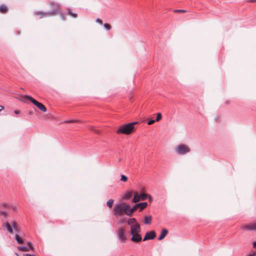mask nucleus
<instances>
[{
  "label": "nucleus",
  "mask_w": 256,
  "mask_h": 256,
  "mask_svg": "<svg viewBox=\"0 0 256 256\" xmlns=\"http://www.w3.org/2000/svg\"><path fill=\"white\" fill-rule=\"evenodd\" d=\"M137 206H139L140 210H142L147 206V203L146 202H140L136 204Z\"/></svg>",
  "instance_id": "18"
},
{
  "label": "nucleus",
  "mask_w": 256,
  "mask_h": 256,
  "mask_svg": "<svg viewBox=\"0 0 256 256\" xmlns=\"http://www.w3.org/2000/svg\"><path fill=\"white\" fill-rule=\"evenodd\" d=\"M137 123V122H134L120 126L116 132L118 134H130L134 128V125Z\"/></svg>",
  "instance_id": "3"
},
{
  "label": "nucleus",
  "mask_w": 256,
  "mask_h": 256,
  "mask_svg": "<svg viewBox=\"0 0 256 256\" xmlns=\"http://www.w3.org/2000/svg\"><path fill=\"white\" fill-rule=\"evenodd\" d=\"M23 256H36L32 255V254H24L23 255Z\"/></svg>",
  "instance_id": "34"
},
{
  "label": "nucleus",
  "mask_w": 256,
  "mask_h": 256,
  "mask_svg": "<svg viewBox=\"0 0 256 256\" xmlns=\"http://www.w3.org/2000/svg\"><path fill=\"white\" fill-rule=\"evenodd\" d=\"M61 18H62V19L63 20H65V18L64 17V16L63 15H61Z\"/></svg>",
  "instance_id": "39"
},
{
  "label": "nucleus",
  "mask_w": 256,
  "mask_h": 256,
  "mask_svg": "<svg viewBox=\"0 0 256 256\" xmlns=\"http://www.w3.org/2000/svg\"><path fill=\"white\" fill-rule=\"evenodd\" d=\"M252 246L254 248H256V241L253 242Z\"/></svg>",
  "instance_id": "36"
},
{
  "label": "nucleus",
  "mask_w": 256,
  "mask_h": 256,
  "mask_svg": "<svg viewBox=\"0 0 256 256\" xmlns=\"http://www.w3.org/2000/svg\"><path fill=\"white\" fill-rule=\"evenodd\" d=\"M148 200L150 202L152 201V198L150 195L148 194Z\"/></svg>",
  "instance_id": "33"
},
{
  "label": "nucleus",
  "mask_w": 256,
  "mask_h": 256,
  "mask_svg": "<svg viewBox=\"0 0 256 256\" xmlns=\"http://www.w3.org/2000/svg\"><path fill=\"white\" fill-rule=\"evenodd\" d=\"M15 240L18 244H21L24 242L23 239L18 234H16L15 236Z\"/></svg>",
  "instance_id": "19"
},
{
  "label": "nucleus",
  "mask_w": 256,
  "mask_h": 256,
  "mask_svg": "<svg viewBox=\"0 0 256 256\" xmlns=\"http://www.w3.org/2000/svg\"><path fill=\"white\" fill-rule=\"evenodd\" d=\"M168 232L166 228H163L160 232V236L158 238V240H163L168 234Z\"/></svg>",
  "instance_id": "15"
},
{
  "label": "nucleus",
  "mask_w": 256,
  "mask_h": 256,
  "mask_svg": "<svg viewBox=\"0 0 256 256\" xmlns=\"http://www.w3.org/2000/svg\"><path fill=\"white\" fill-rule=\"evenodd\" d=\"M78 120H67L64 121L65 123H69V122H78Z\"/></svg>",
  "instance_id": "27"
},
{
  "label": "nucleus",
  "mask_w": 256,
  "mask_h": 256,
  "mask_svg": "<svg viewBox=\"0 0 256 256\" xmlns=\"http://www.w3.org/2000/svg\"><path fill=\"white\" fill-rule=\"evenodd\" d=\"M4 108V107L0 105V112L2 111Z\"/></svg>",
  "instance_id": "38"
},
{
  "label": "nucleus",
  "mask_w": 256,
  "mask_h": 256,
  "mask_svg": "<svg viewBox=\"0 0 256 256\" xmlns=\"http://www.w3.org/2000/svg\"><path fill=\"white\" fill-rule=\"evenodd\" d=\"M256 256V252H254L252 254H249L247 256Z\"/></svg>",
  "instance_id": "32"
},
{
  "label": "nucleus",
  "mask_w": 256,
  "mask_h": 256,
  "mask_svg": "<svg viewBox=\"0 0 256 256\" xmlns=\"http://www.w3.org/2000/svg\"><path fill=\"white\" fill-rule=\"evenodd\" d=\"M8 8L5 5H1L0 6V12L1 13H5L7 12Z\"/></svg>",
  "instance_id": "21"
},
{
  "label": "nucleus",
  "mask_w": 256,
  "mask_h": 256,
  "mask_svg": "<svg viewBox=\"0 0 256 256\" xmlns=\"http://www.w3.org/2000/svg\"><path fill=\"white\" fill-rule=\"evenodd\" d=\"M121 178H120V180L122 181V182H126L128 180V178L127 176H126L124 175H123V174H122L121 176H120Z\"/></svg>",
  "instance_id": "24"
},
{
  "label": "nucleus",
  "mask_w": 256,
  "mask_h": 256,
  "mask_svg": "<svg viewBox=\"0 0 256 256\" xmlns=\"http://www.w3.org/2000/svg\"><path fill=\"white\" fill-rule=\"evenodd\" d=\"M148 196V194H146L144 193H142L140 194H138L137 192H135L134 193V196L132 200V202H137L140 200H144L147 199Z\"/></svg>",
  "instance_id": "8"
},
{
  "label": "nucleus",
  "mask_w": 256,
  "mask_h": 256,
  "mask_svg": "<svg viewBox=\"0 0 256 256\" xmlns=\"http://www.w3.org/2000/svg\"><path fill=\"white\" fill-rule=\"evenodd\" d=\"M241 229L248 231L256 230V222L254 223H250L245 224L241 227Z\"/></svg>",
  "instance_id": "9"
},
{
  "label": "nucleus",
  "mask_w": 256,
  "mask_h": 256,
  "mask_svg": "<svg viewBox=\"0 0 256 256\" xmlns=\"http://www.w3.org/2000/svg\"><path fill=\"white\" fill-rule=\"evenodd\" d=\"M127 223L128 225H130V226H132V224H138V222H136V220L135 218L128 219Z\"/></svg>",
  "instance_id": "17"
},
{
  "label": "nucleus",
  "mask_w": 256,
  "mask_h": 256,
  "mask_svg": "<svg viewBox=\"0 0 256 256\" xmlns=\"http://www.w3.org/2000/svg\"><path fill=\"white\" fill-rule=\"evenodd\" d=\"M152 217L150 216H144V223L145 224H149L152 222Z\"/></svg>",
  "instance_id": "16"
},
{
  "label": "nucleus",
  "mask_w": 256,
  "mask_h": 256,
  "mask_svg": "<svg viewBox=\"0 0 256 256\" xmlns=\"http://www.w3.org/2000/svg\"><path fill=\"white\" fill-rule=\"evenodd\" d=\"M132 194L133 192L132 191L128 192L125 194L124 198L126 200H129L132 196Z\"/></svg>",
  "instance_id": "20"
},
{
  "label": "nucleus",
  "mask_w": 256,
  "mask_h": 256,
  "mask_svg": "<svg viewBox=\"0 0 256 256\" xmlns=\"http://www.w3.org/2000/svg\"><path fill=\"white\" fill-rule=\"evenodd\" d=\"M156 233L154 231L152 230L149 232H147L146 234V235L143 239L144 241L149 240H153L156 237Z\"/></svg>",
  "instance_id": "12"
},
{
  "label": "nucleus",
  "mask_w": 256,
  "mask_h": 256,
  "mask_svg": "<svg viewBox=\"0 0 256 256\" xmlns=\"http://www.w3.org/2000/svg\"><path fill=\"white\" fill-rule=\"evenodd\" d=\"M139 208V206H137L136 204H135L132 208H131L130 206V208L128 209L127 212H126V214L128 216H131L132 215L134 212L138 208Z\"/></svg>",
  "instance_id": "14"
},
{
  "label": "nucleus",
  "mask_w": 256,
  "mask_h": 256,
  "mask_svg": "<svg viewBox=\"0 0 256 256\" xmlns=\"http://www.w3.org/2000/svg\"><path fill=\"white\" fill-rule=\"evenodd\" d=\"M14 112L16 114H19L20 113V110H15L14 111Z\"/></svg>",
  "instance_id": "35"
},
{
  "label": "nucleus",
  "mask_w": 256,
  "mask_h": 256,
  "mask_svg": "<svg viewBox=\"0 0 256 256\" xmlns=\"http://www.w3.org/2000/svg\"><path fill=\"white\" fill-rule=\"evenodd\" d=\"M162 118V114L160 113H158L156 115V122H158Z\"/></svg>",
  "instance_id": "26"
},
{
  "label": "nucleus",
  "mask_w": 256,
  "mask_h": 256,
  "mask_svg": "<svg viewBox=\"0 0 256 256\" xmlns=\"http://www.w3.org/2000/svg\"><path fill=\"white\" fill-rule=\"evenodd\" d=\"M4 206H7V204H5L4 205Z\"/></svg>",
  "instance_id": "41"
},
{
  "label": "nucleus",
  "mask_w": 256,
  "mask_h": 256,
  "mask_svg": "<svg viewBox=\"0 0 256 256\" xmlns=\"http://www.w3.org/2000/svg\"><path fill=\"white\" fill-rule=\"evenodd\" d=\"M175 152L178 155H185L190 152V148L185 144H180L174 148Z\"/></svg>",
  "instance_id": "5"
},
{
  "label": "nucleus",
  "mask_w": 256,
  "mask_h": 256,
  "mask_svg": "<svg viewBox=\"0 0 256 256\" xmlns=\"http://www.w3.org/2000/svg\"><path fill=\"white\" fill-rule=\"evenodd\" d=\"M130 208V205L126 203H120L115 205L113 210V214L116 217L122 216L127 212L128 209Z\"/></svg>",
  "instance_id": "1"
},
{
  "label": "nucleus",
  "mask_w": 256,
  "mask_h": 256,
  "mask_svg": "<svg viewBox=\"0 0 256 256\" xmlns=\"http://www.w3.org/2000/svg\"><path fill=\"white\" fill-rule=\"evenodd\" d=\"M90 130L94 131V128H93L92 127H90Z\"/></svg>",
  "instance_id": "40"
},
{
  "label": "nucleus",
  "mask_w": 256,
  "mask_h": 256,
  "mask_svg": "<svg viewBox=\"0 0 256 256\" xmlns=\"http://www.w3.org/2000/svg\"><path fill=\"white\" fill-rule=\"evenodd\" d=\"M248 2H256V0H248Z\"/></svg>",
  "instance_id": "37"
},
{
  "label": "nucleus",
  "mask_w": 256,
  "mask_h": 256,
  "mask_svg": "<svg viewBox=\"0 0 256 256\" xmlns=\"http://www.w3.org/2000/svg\"><path fill=\"white\" fill-rule=\"evenodd\" d=\"M96 22L98 23V24H100V25H102V20L98 18H97L96 20Z\"/></svg>",
  "instance_id": "29"
},
{
  "label": "nucleus",
  "mask_w": 256,
  "mask_h": 256,
  "mask_svg": "<svg viewBox=\"0 0 256 256\" xmlns=\"http://www.w3.org/2000/svg\"><path fill=\"white\" fill-rule=\"evenodd\" d=\"M104 28L107 30H110L112 28V26L108 24H104Z\"/></svg>",
  "instance_id": "22"
},
{
  "label": "nucleus",
  "mask_w": 256,
  "mask_h": 256,
  "mask_svg": "<svg viewBox=\"0 0 256 256\" xmlns=\"http://www.w3.org/2000/svg\"><path fill=\"white\" fill-rule=\"evenodd\" d=\"M6 227L7 230L11 234H12L14 233L12 228L16 232H19L18 228L17 226L16 222L14 221L12 222V225L8 222H6Z\"/></svg>",
  "instance_id": "7"
},
{
  "label": "nucleus",
  "mask_w": 256,
  "mask_h": 256,
  "mask_svg": "<svg viewBox=\"0 0 256 256\" xmlns=\"http://www.w3.org/2000/svg\"><path fill=\"white\" fill-rule=\"evenodd\" d=\"M50 4L54 9V11L45 12H36L34 14L36 16H39L40 18H42L43 16L54 15L56 12H59L60 8L58 4H56L54 2H50Z\"/></svg>",
  "instance_id": "4"
},
{
  "label": "nucleus",
  "mask_w": 256,
  "mask_h": 256,
  "mask_svg": "<svg viewBox=\"0 0 256 256\" xmlns=\"http://www.w3.org/2000/svg\"><path fill=\"white\" fill-rule=\"evenodd\" d=\"M20 100L24 102H26V100H30L34 104L43 112H46V107L42 103H40L33 98L32 96L28 95H22L20 96Z\"/></svg>",
  "instance_id": "2"
},
{
  "label": "nucleus",
  "mask_w": 256,
  "mask_h": 256,
  "mask_svg": "<svg viewBox=\"0 0 256 256\" xmlns=\"http://www.w3.org/2000/svg\"><path fill=\"white\" fill-rule=\"evenodd\" d=\"M114 202V200H112V199H110L107 202H106V205L110 208H112V204Z\"/></svg>",
  "instance_id": "23"
},
{
  "label": "nucleus",
  "mask_w": 256,
  "mask_h": 256,
  "mask_svg": "<svg viewBox=\"0 0 256 256\" xmlns=\"http://www.w3.org/2000/svg\"><path fill=\"white\" fill-rule=\"evenodd\" d=\"M18 249L21 252H28L30 250H33L34 248L32 244L30 242H28L26 246H18Z\"/></svg>",
  "instance_id": "10"
},
{
  "label": "nucleus",
  "mask_w": 256,
  "mask_h": 256,
  "mask_svg": "<svg viewBox=\"0 0 256 256\" xmlns=\"http://www.w3.org/2000/svg\"><path fill=\"white\" fill-rule=\"evenodd\" d=\"M156 120H150L148 122V125H151L153 124L155 122Z\"/></svg>",
  "instance_id": "30"
},
{
  "label": "nucleus",
  "mask_w": 256,
  "mask_h": 256,
  "mask_svg": "<svg viewBox=\"0 0 256 256\" xmlns=\"http://www.w3.org/2000/svg\"><path fill=\"white\" fill-rule=\"evenodd\" d=\"M68 14L74 18L77 17V14L76 13H73L70 10H68Z\"/></svg>",
  "instance_id": "25"
},
{
  "label": "nucleus",
  "mask_w": 256,
  "mask_h": 256,
  "mask_svg": "<svg viewBox=\"0 0 256 256\" xmlns=\"http://www.w3.org/2000/svg\"><path fill=\"white\" fill-rule=\"evenodd\" d=\"M140 226L139 224H135L130 226V234L140 233Z\"/></svg>",
  "instance_id": "11"
},
{
  "label": "nucleus",
  "mask_w": 256,
  "mask_h": 256,
  "mask_svg": "<svg viewBox=\"0 0 256 256\" xmlns=\"http://www.w3.org/2000/svg\"><path fill=\"white\" fill-rule=\"evenodd\" d=\"M0 214L4 216H6L8 214V213L6 211H2L0 212Z\"/></svg>",
  "instance_id": "31"
},
{
  "label": "nucleus",
  "mask_w": 256,
  "mask_h": 256,
  "mask_svg": "<svg viewBox=\"0 0 256 256\" xmlns=\"http://www.w3.org/2000/svg\"><path fill=\"white\" fill-rule=\"evenodd\" d=\"M126 232V230L124 227L119 228L118 230L117 237L121 242H125L127 239Z\"/></svg>",
  "instance_id": "6"
},
{
  "label": "nucleus",
  "mask_w": 256,
  "mask_h": 256,
  "mask_svg": "<svg viewBox=\"0 0 256 256\" xmlns=\"http://www.w3.org/2000/svg\"><path fill=\"white\" fill-rule=\"evenodd\" d=\"M132 237L131 240L134 242H138L142 240V236L139 233H136L134 234H131Z\"/></svg>",
  "instance_id": "13"
},
{
  "label": "nucleus",
  "mask_w": 256,
  "mask_h": 256,
  "mask_svg": "<svg viewBox=\"0 0 256 256\" xmlns=\"http://www.w3.org/2000/svg\"><path fill=\"white\" fill-rule=\"evenodd\" d=\"M174 12H185L186 11L184 10H176L174 11Z\"/></svg>",
  "instance_id": "28"
}]
</instances>
